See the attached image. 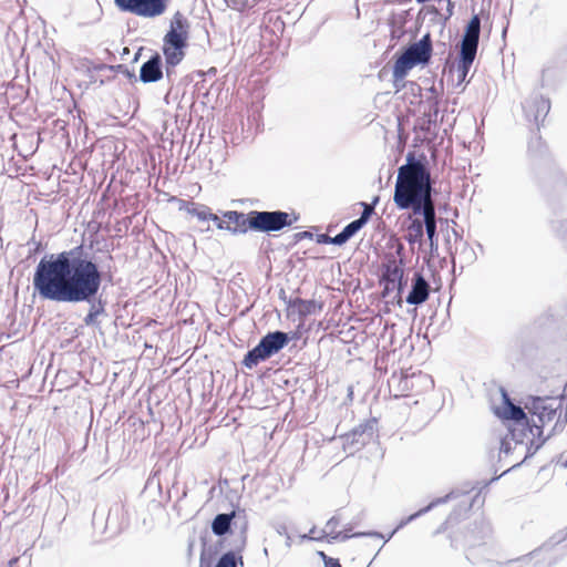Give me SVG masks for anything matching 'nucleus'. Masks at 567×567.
I'll use <instances>...</instances> for the list:
<instances>
[{
    "label": "nucleus",
    "mask_w": 567,
    "mask_h": 567,
    "mask_svg": "<svg viewBox=\"0 0 567 567\" xmlns=\"http://www.w3.org/2000/svg\"><path fill=\"white\" fill-rule=\"evenodd\" d=\"M403 277L404 264L402 259H392L384 266L382 279L388 280L389 284H392V289H395L396 282L403 279Z\"/></svg>",
    "instance_id": "nucleus-21"
},
{
    "label": "nucleus",
    "mask_w": 567,
    "mask_h": 567,
    "mask_svg": "<svg viewBox=\"0 0 567 567\" xmlns=\"http://www.w3.org/2000/svg\"><path fill=\"white\" fill-rule=\"evenodd\" d=\"M377 431V419H369L355 426L350 433L346 435V444L349 445L352 450H360L362 446L373 441Z\"/></svg>",
    "instance_id": "nucleus-12"
},
{
    "label": "nucleus",
    "mask_w": 567,
    "mask_h": 567,
    "mask_svg": "<svg viewBox=\"0 0 567 567\" xmlns=\"http://www.w3.org/2000/svg\"><path fill=\"white\" fill-rule=\"evenodd\" d=\"M453 3L452 1L450 0V2H447V8H446V19L451 18L453 16Z\"/></svg>",
    "instance_id": "nucleus-36"
},
{
    "label": "nucleus",
    "mask_w": 567,
    "mask_h": 567,
    "mask_svg": "<svg viewBox=\"0 0 567 567\" xmlns=\"http://www.w3.org/2000/svg\"><path fill=\"white\" fill-rule=\"evenodd\" d=\"M431 287L422 272L416 271L412 278L411 290L406 296L405 301L412 306L424 303L430 296Z\"/></svg>",
    "instance_id": "nucleus-16"
},
{
    "label": "nucleus",
    "mask_w": 567,
    "mask_h": 567,
    "mask_svg": "<svg viewBox=\"0 0 567 567\" xmlns=\"http://www.w3.org/2000/svg\"><path fill=\"white\" fill-rule=\"evenodd\" d=\"M286 538H287L286 545H287V547H290L291 546V537H290V535L289 534L286 535Z\"/></svg>",
    "instance_id": "nucleus-41"
},
{
    "label": "nucleus",
    "mask_w": 567,
    "mask_h": 567,
    "mask_svg": "<svg viewBox=\"0 0 567 567\" xmlns=\"http://www.w3.org/2000/svg\"><path fill=\"white\" fill-rule=\"evenodd\" d=\"M431 54L432 40L430 33H426L420 41L409 45L396 59L393 66L394 82L402 81L415 65L429 63Z\"/></svg>",
    "instance_id": "nucleus-5"
},
{
    "label": "nucleus",
    "mask_w": 567,
    "mask_h": 567,
    "mask_svg": "<svg viewBox=\"0 0 567 567\" xmlns=\"http://www.w3.org/2000/svg\"><path fill=\"white\" fill-rule=\"evenodd\" d=\"M264 555L268 556V549L267 548H264Z\"/></svg>",
    "instance_id": "nucleus-46"
},
{
    "label": "nucleus",
    "mask_w": 567,
    "mask_h": 567,
    "mask_svg": "<svg viewBox=\"0 0 567 567\" xmlns=\"http://www.w3.org/2000/svg\"><path fill=\"white\" fill-rule=\"evenodd\" d=\"M497 567H512L511 564H502V565H498Z\"/></svg>",
    "instance_id": "nucleus-43"
},
{
    "label": "nucleus",
    "mask_w": 567,
    "mask_h": 567,
    "mask_svg": "<svg viewBox=\"0 0 567 567\" xmlns=\"http://www.w3.org/2000/svg\"><path fill=\"white\" fill-rule=\"evenodd\" d=\"M499 452L504 454L511 452V442L506 437L501 441Z\"/></svg>",
    "instance_id": "nucleus-32"
},
{
    "label": "nucleus",
    "mask_w": 567,
    "mask_h": 567,
    "mask_svg": "<svg viewBox=\"0 0 567 567\" xmlns=\"http://www.w3.org/2000/svg\"><path fill=\"white\" fill-rule=\"evenodd\" d=\"M565 466L567 467V462L565 463Z\"/></svg>",
    "instance_id": "nucleus-47"
},
{
    "label": "nucleus",
    "mask_w": 567,
    "mask_h": 567,
    "mask_svg": "<svg viewBox=\"0 0 567 567\" xmlns=\"http://www.w3.org/2000/svg\"><path fill=\"white\" fill-rule=\"evenodd\" d=\"M162 78V58L156 53L142 64L140 70V80L143 83H154L159 81Z\"/></svg>",
    "instance_id": "nucleus-18"
},
{
    "label": "nucleus",
    "mask_w": 567,
    "mask_h": 567,
    "mask_svg": "<svg viewBox=\"0 0 567 567\" xmlns=\"http://www.w3.org/2000/svg\"><path fill=\"white\" fill-rule=\"evenodd\" d=\"M447 2H450V0H446Z\"/></svg>",
    "instance_id": "nucleus-48"
},
{
    "label": "nucleus",
    "mask_w": 567,
    "mask_h": 567,
    "mask_svg": "<svg viewBox=\"0 0 567 567\" xmlns=\"http://www.w3.org/2000/svg\"><path fill=\"white\" fill-rule=\"evenodd\" d=\"M454 497V494L453 493H450V494H446L445 496L443 497H437L435 498L434 501H432L427 506L421 508L420 511H417L416 513L410 515L409 517L402 519L400 522V524L398 525V527L389 535L388 538L384 539V542L386 543L393 535L394 533L404 527L405 525H408L409 523L413 522L414 519H416L417 517L426 514L427 512H430L432 508H434L435 506L437 505H441V504H444L446 502H449L450 499H452Z\"/></svg>",
    "instance_id": "nucleus-20"
},
{
    "label": "nucleus",
    "mask_w": 567,
    "mask_h": 567,
    "mask_svg": "<svg viewBox=\"0 0 567 567\" xmlns=\"http://www.w3.org/2000/svg\"><path fill=\"white\" fill-rule=\"evenodd\" d=\"M563 396H534L525 403V409L532 415V426L528 432L542 439L538 449L555 432L561 431L567 423V410L564 409Z\"/></svg>",
    "instance_id": "nucleus-3"
},
{
    "label": "nucleus",
    "mask_w": 567,
    "mask_h": 567,
    "mask_svg": "<svg viewBox=\"0 0 567 567\" xmlns=\"http://www.w3.org/2000/svg\"><path fill=\"white\" fill-rule=\"evenodd\" d=\"M187 213L196 216L199 220H212L216 225L219 221V217L216 214H213L210 209L205 205L192 203L190 207L187 208Z\"/></svg>",
    "instance_id": "nucleus-23"
},
{
    "label": "nucleus",
    "mask_w": 567,
    "mask_h": 567,
    "mask_svg": "<svg viewBox=\"0 0 567 567\" xmlns=\"http://www.w3.org/2000/svg\"><path fill=\"white\" fill-rule=\"evenodd\" d=\"M466 542L470 546V548L467 549V554H466V557L467 559L472 560V561H477L478 560V555L476 553V547H480L481 545L483 546H486V542H482V543H478L476 544L475 542L472 540V535H468L466 536Z\"/></svg>",
    "instance_id": "nucleus-26"
},
{
    "label": "nucleus",
    "mask_w": 567,
    "mask_h": 567,
    "mask_svg": "<svg viewBox=\"0 0 567 567\" xmlns=\"http://www.w3.org/2000/svg\"><path fill=\"white\" fill-rule=\"evenodd\" d=\"M482 533L484 534V537H487V536H488V534H489V528H488V526H484V527L482 528Z\"/></svg>",
    "instance_id": "nucleus-40"
},
{
    "label": "nucleus",
    "mask_w": 567,
    "mask_h": 567,
    "mask_svg": "<svg viewBox=\"0 0 567 567\" xmlns=\"http://www.w3.org/2000/svg\"><path fill=\"white\" fill-rule=\"evenodd\" d=\"M275 529L279 535H288L287 526L285 524H277Z\"/></svg>",
    "instance_id": "nucleus-34"
},
{
    "label": "nucleus",
    "mask_w": 567,
    "mask_h": 567,
    "mask_svg": "<svg viewBox=\"0 0 567 567\" xmlns=\"http://www.w3.org/2000/svg\"><path fill=\"white\" fill-rule=\"evenodd\" d=\"M424 226V218H415L411 221L404 236L410 245L419 244L421 246L423 244Z\"/></svg>",
    "instance_id": "nucleus-22"
},
{
    "label": "nucleus",
    "mask_w": 567,
    "mask_h": 567,
    "mask_svg": "<svg viewBox=\"0 0 567 567\" xmlns=\"http://www.w3.org/2000/svg\"><path fill=\"white\" fill-rule=\"evenodd\" d=\"M224 219L219 218L217 228L227 230L233 235L246 234L248 230H252V226L248 223L252 219V210L248 214L227 210L223 214Z\"/></svg>",
    "instance_id": "nucleus-11"
},
{
    "label": "nucleus",
    "mask_w": 567,
    "mask_h": 567,
    "mask_svg": "<svg viewBox=\"0 0 567 567\" xmlns=\"http://www.w3.org/2000/svg\"><path fill=\"white\" fill-rule=\"evenodd\" d=\"M523 109L527 120L534 121L536 125H539V123L545 120L550 110V102L542 94L534 93L529 99L525 101Z\"/></svg>",
    "instance_id": "nucleus-15"
},
{
    "label": "nucleus",
    "mask_w": 567,
    "mask_h": 567,
    "mask_svg": "<svg viewBox=\"0 0 567 567\" xmlns=\"http://www.w3.org/2000/svg\"><path fill=\"white\" fill-rule=\"evenodd\" d=\"M189 23L188 20L177 11L171 20L169 30L163 39V53L166 63V78L172 81L175 74V66L178 65L185 56L187 47Z\"/></svg>",
    "instance_id": "nucleus-4"
},
{
    "label": "nucleus",
    "mask_w": 567,
    "mask_h": 567,
    "mask_svg": "<svg viewBox=\"0 0 567 567\" xmlns=\"http://www.w3.org/2000/svg\"><path fill=\"white\" fill-rule=\"evenodd\" d=\"M17 561H18V558H13V559L10 560V565H12V564H14Z\"/></svg>",
    "instance_id": "nucleus-44"
},
{
    "label": "nucleus",
    "mask_w": 567,
    "mask_h": 567,
    "mask_svg": "<svg viewBox=\"0 0 567 567\" xmlns=\"http://www.w3.org/2000/svg\"><path fill=\"white\" fill-rule=\"evenodd\" d=\"M82 303L89 305L87 313L85 315L83 322L87 327H97L99 326V317H107L106 306L107 300L100 296H94L90 299V301H82Z\"/></svg>",
    "instance_id": "nucleus-17"
},
{
    "label": "nucleus",
    "mask_w": 567,
    "mask_h": 567,
    "mask_svg": "<svg viewBox=\"0 0 567 567\" xmlns=\"http://www.w3.org/2000/svg\"><path fill=\"white\" fill-rule=\"evenodd\" d=\"M543 550H544V548H539V549L535 550L532 555L533 556H538V555H540L543 553Z\"/></svg>",
    "instance_id": "nucleus-42"
},
{
    "label": "nucleus",
    "mask_w": 567,
    "mask_h": 567,
    "mask_svg": "<svg viewBox=\"0 0 567 567\" xmlns=\"http://www.w3.org/2000/svg\"><path fill=\"white\" fill-rule=\"evenodd\" d=\"M328 239H329L330 244H333L337 246H342L343 244H346L349 240V238L347 236H344V233L342 230L339 234H337L334 237L328 238Z\"/></svg>",
    "instance_id": "nucleus-29"
},
{
    "label": "nucleus",
    "mask_w": 567,
    "mask_h": 567,
    "mask_svg": "<svg viewBox=\"0 0 567 567\" xmlns=\"http://www.w3.org/2000/svg\"><path fill=\"white\" fill-rule=\"evenodd\" d=\"M481 34V18L478 14H474L465 27L464 34L461 41L458 71L462 76L465 78L473 64L480 41Z\"/></svg>",
    "instance_id": "nucleus-7"
},
{
    "label": "nucleus",
    "mask_w": 567,
    "mask_h": 567,
    "mask_svg": "<svg viewBox=\"0 0 567 567\" xmlns=\"http://www.w3.org/2000/svg\"><path fill=\"white\" fill-rule=\"evenodd\" d=\"M321 555L324 558V566L326 567H341V565H340L338 559H334V558H331V557H327L323 553H321Z\"/></svg>",
    "instance_id": "nucleus-31"
},
{
    "label": "nucleus",
    "mask_w": 567,
    "mask_h": 567,
    "mask_svg": "<svg viewBox=\"0 0 567 567\" xmlns=\"http://www.w3.org/2000/svg\"><path fill=\"white\" fill-rule=\"evenodd\" d=\"M504 406L497 409L496 413L504 420L513 421L514 426L509 429L512 440L516 443H522L526 437V430L532 426L526 416L525 411L519 406L512 403L507 393L502 390Z\"/></svg>",
    "instance_id": "nucleus-9"
},
{
    "label": "nucleus",
    "mask_w": 567,
    "mask_h": 567,
    "mask_svg": "<svg viewBox=\"0 0 567 567\" xmlns=\"http://www.w3.org/2000/svg\"><path fill=\"white\" fill-rule=\"evenodd\" d=\"M247 530L248 522L244 520L240 526V533L236 535L234 540L233 549L223 554L215 567H237V561H239L241 566L244 565L241 553L247 545Z\"/></svg>",
    "instance_id": "nucleus-13"
},
{
    "label": "nucleus",
    "mask_w": 567,
    "mask_h": 567,
    "mask_svg": "<svg viewBox=\"0 0 567 567\" xmlns=\"http://www.w3.org/2000/svg\"><path fill=\"white\" fill-rule=\"evenodd\" d=\"M383 281H384V292H389L390 290H393L392 284H389L388 280H383Z\"/></svg>",
    "instance_id": "nucleus-38"
},
{
    "label": "nucleus",
    "mask_w": 567,
    "mask_h": 567,
    "mask_svg": "<svg viewBox=\"0 0 567 567\" xmlns=\"http://www.w3.org/2000/svg\"><path fill=\"white\" fill-rule=\"evenodd\" d=\"M453 237L455 238V240L461 238V235L457 233V230L455 228L451 229V234L447 233V236H446V239H445L446 240V245H447V249H449V252H450L451 256L453 255L452 246H451V239H453Z\"/></svg>",
    "instance_id": "nucleus-30"
},
{
    "label": "nucleus",
    "mask_w": 567,
    "mask_h": 567,
    "mask_svg": "<svg viewBox=\"0 0 567 567\" xmlns=\"http://www.w3.org/2000/svg\"><path fill=\"white\" fill-rule=\"evenodd\" d=\"M429 0H416L417 3H425L427 2Z\"/></svg>",
    "instance_id": "nucleus-45"
},
{
    "label": "nucleus",
    "mask_w": 567,
    "mask_h": 567,
    "mask_svg": "<svg viewBox=\"0 0 567 567\" xmlns=\"http://www.w3.org/2000/svg\"><path fill=\"white\" fill-rule=\"evenodd\" d=\"M244 520L247 522L245 511L217 514L212 522V532L215 536L221 537L230 533L231 526L234 525L235 528H238V535Z\"/></svg>",
    "instance_id": "nucleus-14"
},
{
    "label": "nucleus",
    "mask_w": 567,
    "mask_h": 567,
    "mask_svg": "<svg viewBox=\"0 0 567 567\" xmlns=\"http://www.w3.org/2000/svg\"><path fill=\"white\" fill-rule=\"evenodd\" d=\"M405 285H406V281H404V278L396 282L395 289L398 291L399 297H401Z\"/></svg>",
    "instance_id": "nucleus-35"
},
{
    "label": "nucleus",
    "mask_w": 567,
    "mask_h": 567,
    "mask_svg": "<svg viewBox=\"0 0 567 567\" xmlns=\"http://www.w3.org/2000/svg\"><path fill=\"white\" fill-rule=\"evenodd\" d=\"M432 179L429 168L412 153L406 163L399 167L393 202L399 209H411L416 216L424 217V230L430 243V254L437 255L436 212L432 197Z\"/></svg>",
    "instance_id": "nucleus-2"
},
{
    "label": "nucleus",
    "mask_w": 567,
    "mask_h": 567,
    "mask_svg": "<svg viewBox=\"0 0 567 567\" xmlns=\"http://www.w3.org/2000/svg\"><path fill=\"white\" fill-rule=\"evenodd\" d=\"M363 226L361 223L355 219L349 223L342 231L344 233V236H347L349 239L352 238Z\"/></svg>",
    "instance_id": "nucleus-28"
},
{
    "label": "nucleus",
    "mask_w": 567,
    "mask_h": 567,
    "mask_svg": "<svg viewBox=\"0 0 567 567\" xmlns=\"http://www.w3.org/2000/svg\"><path fill=\"white\" fill-rule=\"evenodd\" d=\"M103 274L83 245L42 258L33 275V289L44 300L82 303L99 295Z\"/></svg>",
    "instance_id": "nucleus-1"
},
{
    "label": "nucleus",
    "mask_w": 567,
    "mask_h": 567,
    "mask_svg": "<svg viewBox=\"0 0 567 567\" xmlns=\"http://www.w3.org/2000/svg\"><path fill=\"white\" fill-rule=\"evenodd\" d=\"M429 110L424 112L423 117L421 118L420 127L427 133H435L437 124L442 121V117L439 118L440 110H439V101L436 99L430 100Z\"/></svg>",
    "instance_id": "nucleus-19"
},
{
    "label": "nucleus",
    "mask_w": 567,
    "mask_h": 567,
    "mask_svg": "<svg viewBox=\"0 0 567 567\" xmlns=\"http://www.w3.org/2000/svg\"><path fill=\"white\" fill-rule=\"evenodd\" d=\"M328 238H331V237L328 235H320L318 241L322 243V244H330Z\"/></svg>",
    "instance_id": "nucleus-37"
},
{
    "label": "nucleus",
    "mask_w": 567,
    "mask_h": 567,
    "mask_svg": "<svg viewBox=\"0 0 567 567\" xmlns=\"http://www.w3.org/2000/svg\"><path fill=\"white\" fill-rule=\"evenodd\" d=\"M340 525V519L338 516H332L326 524V527L320 532L322 536H328L333 540V535L338 533L337 528Z\"/></svg>",
    "instance_id": "nucleus-25"
},
{
    "label": "nucleus",
    "mask_w": 567,
    "mask_h": 567,
    "mask_svg": "<svg viewBox=\"0 0 567 567\" xmlns=\"http://www.w3.org/2000/svg\"><path fill=\"white\" fill-rule=\"evenodd\" d=\"M351 527H346L343 532H338L333 535V540L344 542L352 537H379L383 538V535L378 532H358L350 534Z\"/></svg>",
    "instance_id": "nucleus-24"
},
{
    "label": "nucleus",
    "mask_w": 567,
    "mask_h": 567,
    "mask_svg": "<svg viewBox=\"0 0 567 567\" xmlns=\"http://www.w3.org/2000/svg\"><path fill=\"white\" fill-rule=\"evenodd\" d=\"M118 508H120V506H118V505H116L115 507H112V508L110 509L107 520H110V519H111L113 512H114V511H117Z\"/></svg>",
    "instance_id": "nucleus-39"
},
{
    "label": "nucleus",
    "mask_w": 567,
    "mask_h": 567,
    "mask_svg": "<svg viewBox=\"0 0 567 567\" xmlns=\"http://www.w3.org/2000/svg\"><path fill=\"white\" fill-rule=\"evenodd\" d=\"M290 341L288 333L277 330L268 332L264 336L259 343L249 350L244 360L243 364L247 369H252L258 365L259 362L265 361L282 350Z\"/></svg>",
    "instance_id": "nucleus-6"
},
{
    "label": "nucleus",
    "mask_w": 567,
    "mask_h": 567,
    "mask_svg": "<svg viewBox=\"0 0 567 567\" xmlns=\"http://www.w3.org/2000/svg\"><path fill=\"white\" fill-rule=\"evenodd\" d=\"M114 3L123 12L144 18L158 17L167 8V0H114Z\"/></svg>",
    "instance_id": "nucleus-10"
},
{
    "label": "nucleus",
    "mask_w": 567,
    "mask_h": 567,
    "mask_svg": "<svg viewBox=\"0 0 567 567\" xmlns=\"http://www.w3.org/2000/svg\"><path fill=\"white\" fill-rule=\"evenodd\" d=\"M296 220L297 217L291 218L290 214L281 210H252V219L248 224L255 231L275 233L291 226Z\"/></svg>",
    "instance_id": "nucleus-8"
},
{
    "label": "nucleus",
    "mask_w": 567,
    "mask_h": 567,
    "mask_svg": "<svg viewBox=\"0 0 567 567\" xmlns=\"http://www.w3.org/2000/svg\"><path fill=\"white\" fill-rule=\"evenodd\" d=\"M316 533H317L316 528L313 527L310 530V535H303L302 539H316V540H319V539H321L323 537L322 534L320 536H317Z\"/></svg>",
    "instance_id": "nucleus-33"
},
{
    "label": "nucleus",
    "mask_w": 567,
    "mask_h": 567,
    "mask_svg": "<svg viewBox=\"0 0 567 567\" xmlns=\"http://www.w3.org/2000/svg\"><path fill=\"white\" fill-rule=\"evenodd\" d=\"M360 204L363 207V210L361 213V216L358 218V220L361 223L362 226H364L369 221L372 214L374 213V206L371 204L363 203V202Z\"/></svg>",
    "instance_id": "nucleus-27"
}]
</instances>
